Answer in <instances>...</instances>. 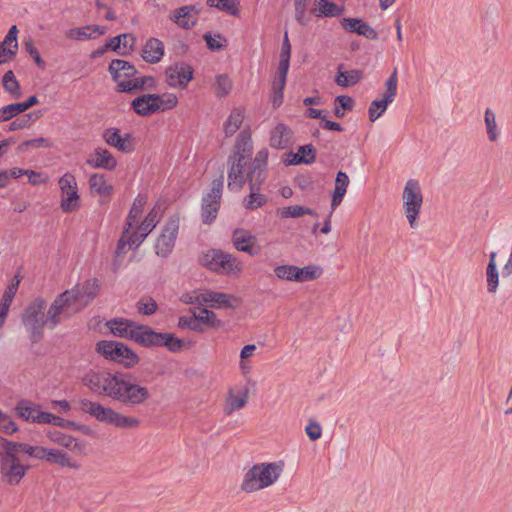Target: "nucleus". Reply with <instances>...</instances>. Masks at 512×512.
<instances>
[{
    "label": "nucleus",
    "mask_w": 512,
    "mask_h": 512,
    "mask_svg": "<svg viewBox=\"0 0 512 512\" xmlns=\"http://www.w3.org/2000/svg\"><path fill=\"white\" fill-rule=\"evenodd\" d=\"M228 188L232 191H239L246 182L244 167L247 164V156L244 152H235L228 159Z\"/></svg>",
    "instance_id": "obj_14"
},
{
    "label": "nucleus",
    "mask_w": 512,
    "mask_h": 512,
    "mask_svg": "<svg viewBox=\"0 0 512 512\" xmlns=\"http://www.w3.org/2000/svg\"><path fill=\"white\" fill-rule=\"evenodd\" d=\"M244 111L235 108L230 113L228 119L224 123V133L226 137L234 135L241 127L244 120Z\"/></svg>",
    "instance_id": "obj_39"
},
{
    "label": "nucleus",
    "mask_w": 512,
    "mask_h": 512,
    "mask_svg": "<svg viewBox=\"0 0 512 512\" xmlns=\"http://www.w3.org/2000/svg\"><path fill=\"white\" fill-rule=\"evenodd\" d=\"M203 38L211 50H221L226 43V39L219 34L212 36L210 33H206Z\"/></svg>",
    "instance_id": "obj_61"
},
{
    "label": "nucleus",
    "mask_w": 512,
    "mask_h": 512,
    "mask_svg": "<svg viewBox=\"0 0 512 512\" xmlns=\"http://www.w3.org/2000/svg\"><path fill=\"white\" fill-rule=\"evenodd\" d=\"M211 7H216L219 10L230 13L231 15L238 14V8L235 0H208Z\"/></svg>",
    "instance_id": "obj_54"
},
{
    "label": "nucleus",
    "mask_w": 512,
    "mask_h": 512,
    "mask_svg": "<svg viewBox=\"0 0 512 512\" xmlns=\"http://www.w3.org/2000/svg\"><path fill=\"white\" fill-rule=\"evenodd\" d=\"M341 24L349 32L357 33L371 40L378 38L376 30L359 18H343Z\"/></svg>",
    "instance_id": "obj_29"
},
{
    "label": "nucleus",
    "mask_w": 512,
    "mask_h": 512,
    "mask_svg": "<svg viewBox=\"0 0 512 512\" xmlns=\"http://www.w3.org/2000/svg\"><path fill=\"white\" fill-rule=\"evenodd\" d=\"M231 241L235 249L240 252H245L252 256L257 255L259 252L257 237L247 229H235L232 232Z\"/></svg>",
    "instance_id": "obj_20"
},
{
    "label": "nucleus",
    "mask_w": 512,
    "mask_h": 512,
    "mask_svg": "<svg viewBox=\"0 0 512 512\" xmlns=\"http://www.w3.org/2000/svg\"><path fill=\"white\" fill-rule=\"evenodd\" d=\"M296 265L281 264L276 265L273 269L275 277L280 281L295 282Z\"/></svg>",
    "instance_id": "obj_46"
},
{
    "label": "nucleus",
    "mask_w": 512,
    "mask_h": 512,
    "mask_svg": "<svg viewBox=\"0 0 512 512\" xmlns=\"http://www.w3.org/2000/svg\"><path fill=\"white\" fill-rule=\"evenodd\" d=\"M19 283H20V280L17 277H14L12 282L10 283V285H8L6 287V289L4 290V293L1 298L2 302L11 305V303L15 297V294L18 290Z\"/></svg>",
    "instance_id": "obj_60"
},
{
    "label": "nucleus",
    "mask_w": 512,
    "mask_h": 512,
    "mask_svg": "<svg viewBox=\"0 0 512 512\" xmlns=\"http://www.w3.org/2000/svg\"><path fill=\"white\" fill-rule=\"evenodd\" d=\"M162 340L160 341L159 346L167 347L171 352L181 351L183 348V341L179 338H176L171 333H162Z\"/></svg>",
    "instance_id": "obj_53"
},
{
    "label": "nucleus",
    "mask_w": 512,
    "mask_h": 512,
    "mask_svg": "<svg viewBox=\"0 0 512 512\" xmlns=\"http://www.w3.org/2000/svg\"><path fill=\"white\" fill-rule=\"evenodd\" d=\"M165 76L170 87L183 89L192 80L193 70L185 63H176L166 69Z\"/></svg>",
    "instance_id": "obj_19"
},
{
    "label": "nucleus",
    "mask_w": 512,
    "mask_h": 512,
    "mask_svg": "<svg viewBox=\"0 0 512 512\" xmlns=\"http://www.w3.org/2000/svg\"><path fill=\"white\" fill-rule=\"evenodd\" d=\"M322 275L321 267L317 265H307L304 267L296 266L295 282H307L318 279Z\"/></svg>",
    "instance_id": "obj_42"
},
{
    "label": "nucleus",
    "mask_w": 512,
    "mask_h": 512,
    "mask_svg": "<svg viewBox=\"0 0 512 512\" xmlns=\"http://www.w3.org/2000/svg\"><path fill=\"white\" fill-rule=\"evenodd\" d=\"M39 409L35 406H30L27 404V402H20L16 406V412L17 415L27 421H36V414L38 413Z\"/></svg>",
    "instance_id": "obj_52"
},
{
    "label": "nucleus",
    "mask_w": 512,
    "mask_h": 512,
    "mask_svg": "<svg viewBox=\"0 0 512 512\" xmlns=\"http://www.w3.org/2000/svg\"><path fill=\"white\" fill-rule=\"evenodd\" d=\"M161 96L158 94H144L132 101L134 111L140 116H149L161 108Z\"/></svg>",
    "instance_id": "obj_27"
},
{
    "label": "nucleus",
    "mask_w": 512,
    "mask_h": 512,
    "mask_svg": "<svg viewBox=\"0 0 512 512\" xmlns=\"http://www.w3.org/2000/svg\"><path fill=\"white\" fill-rule=\"evenodd\" d=\"M2 86L4 91L8 93L12 99H19L22 96L20 84L12 70L5 72L3 75Z\"/></svg>",
    "instance_id": "obj_40"
},
{
    "label": "nucleus",
    "mask_w": 512,
    "mask_h": 512,
    "mask_svg": "<svg viewBox=\"0 0 512 512\" xmlns=\"http://www.w3.org/2000/svg\"><path fill=\"white\" fill-rule=\"evenodd\" d=\"M200 9L196 5H185L175 9L169 16L170 20L183 29H191L197 22Z\"/></svg>",
    "instance_id": "obj_23"
},
{
    "label": "nucleus",
    "mask_w": 512,
    "mask_h": 512,
    "mask_svg": "<svg viewBox=\"0 0 512 512\" xmlns=\"http://www.w3.org/2000/svg\"><path fill=\"white\" fill-rule=\"evenodd\" d=\"M146 204V197L138 196L129 211L125 228L133 229L140 221L144 206Z\"/></svg>",
    "instance_id": "obj_41"
},
{
    "label": "nucleus",
    "mask_w": 512,
    "mask_h": 512,
    "mask_svg": "<svg viewBox=\"0 0 512 512\" xmlns=\"http://www.w3.org/2000/svg\"><path fill=\"white\" fill-rule=\"evenodd\" d=\"M484 121L486 125V131L488 135V139L491 142H495L499 138V130L497 126L495 113L491 109H486L484 115Z\"/></svg>",
    "instance_id": "obj_45"
},
{
    "label": "nucleus",
    "mask_w": 512,
    "mask_h": 512,
    "mask_svg": "<svg viewBox=\"0 0 512 512\" xmlns=\"http://www.w3.org/2000/svg\"><path fill=\"white\" fill-rule=\"evenodd\" d=\"M157 308L156 301L149 297L142 298L137 303L138 312L143 315H152L157 311Z\"/></svg>",
    "instance_id": "obj_57"
},
{
    "label": "nucleus",
    "mask_w": 512,
    "mask_h": 512,
    "mask_svg": "<svg viewBox=\"0 0 512 512\" xmlns=\"http://www.w3.org/2000/svg\"><path fill=\"white\" fill-rule=\"evenodd\" d=\"M32 121H33L32 115L26 114L23 117L17 118L13 122H11L9 125V130L16 131V130L24 129L26 127H29L30 124L32 123Z\"/></svg>",
    "instance_id": "obj_64"
},
{
    "label": "nucleus",
    "mask_w": 512,
    "mask_h": 512,
    "mask_svg": "<svg viewBox=\"0 0 512 512\" xmlns=\"http://www.w3.org/2000/svg\"><path fill=\"white\" fill-rule=\"evenodd\" d=\"M306 214L315 217L317 216V213L314 210L299 205L285 207L280 212V215L283 218H296Z\"/></svg>",
    "instance_id": "obj_49"
},
{
    "label": "nucleus",
    "mask_w": 512,
    "mask_h": 512,
    "mask_svg": "<svg viewBox=\"0 0 512 512\" xmlns=\"http://www.w3.org/2000/svg\"><path fill=\"white\" fill-rule=\"evenodd\" d=\"M200 262L209 270L224 274H240L243 270L242 262L234 255L220 250H209L204 253Z\"/></svg>",
    "instance_id": "obj_8"
},
{
    "label": "nucleus",
    "mask_w": 512,
    "mask_h": 512,
    "mask_svg": "<svg viewBox=\"0 0 512 512\" xmlns=\"http://www.w3.org/2000/svg\"><path fill=\"white\" fill-rule=\"evenodd\" d=\"M294 142V133L284 123L276 124L269 132V145L274 149H287Z\"/></svg>",
    "instance_id": "obj_22"
},
{
    "label": "nucleus",
    "mask_w": 512,
    "mask_h": 512,
    "mask_svg": "<svg viewBox=\"0 0 512 512\" xmlns=\"http://www.w3.org/2000/svg\"><path fill=\"white\" fill-rule=\"evenodd\" d=\"M202 295L204 304L214 309H237L242 304L240 297L228 293L203 290Z\"/></svg>",
    "instance_id": "obj_15"
},
{
    "label": "nucleus",
    "mask_w": 512,
    "mask_h": 512,
    "mask_svg": "<svg viewBox=\"0 0 512 512\" xmlns=\"http://www.w3.org/2000/svg\"><path fill=\"white\" fill-rule=\"evenodd\" d=\"M422 204L423 194L419 182L415 179H409L403 189L402 206L411 229L418 228L417 219L420 215Z\"/></svg>",
    "instance_id": "obj_7"
},
{
    "label": "nucleus",
    "mask_w": 512,
    "mask_h": 512,
    "mask_svg": "<svg viewBox=\"0 0 512 512\" xmlns=\"http://www.w3.org/2000/svg\"><path fill=\"white\" fill-rule=\"evenodd\" d=\"M486 282L489 293H496L499 285V272L497 269V253L491 252L486 268Z\"/></svg>",
    "instance_id": "obj_37"
},
{
    "label": "nucleus",
    "mask_w": 512,
    "mask_h": 512,
    "mask_svg": "<svg viewBox=\"0 0 512 512\" xmlns=\"http://www.w3.org/2000/svg\"><path fill=\"white\" fill-rule=\"evenodd\" d=\"M18 28L16 25L10 27L3 41L0 42V65L13 61L18 52Z\"/></svg>",
    "instance_id": "obj_25"
},
{
    "label": "nucleus",
    "mask_w": 512,
    "mask_h": 512,
    "mask_svg": "<svg viewBox=\"0 0 512 512\" xmlns=\"http://www.w3.org/2000/svg\"><path fill=\"white\" fill-rule=\"evenodd\" d=\"M162 338V333H157L148 326L137 325L132 340L144 346H159Z\"/></svg>",
    "instance_id": "obj_32"
},
{
    "label": "nucleus",
    "mask_w": 512,
    "mask_h": 512,
    "mask_svg": "<svg viewBox=\"0 0 512 512\" xmlns=\"http://www.w3.org/2000/svg\"><path fill=\"white\" fill-rule=\"evenodd\" d=\"M98 353L107 359L116 361L125 367H132L138 362V356L126 345L120 342L100 341L97 343Z\"/></svg>",
    "instance_id": "obj_10"
},
{
    "label": "nucleus",
    "mask_w": 512,
    "mask_h": 512,
    "mask_svg": "<svg viewBox=\"0 0 512 512\" xmlns=\"http://www.w3.org/2000/svg\"><path fill=\"white\" fill-rule=\"evenodd\" d=\"M223 189V177L214 180L210 192L203 198L202 219L206 224L211 223L217 216Z\"/></svg>",
    "instance_id": "obj_13"
},
{
    "label": "nucleus",
    "mask_w": 512,
    "mask_h": 512,
    "mask_svg": "<svg viewBox=\"0 0 512 512\" xmlns=\"http://www.w3.org/2000/svg\"><path fill=\"white\" fill-rule=\"evenodd\" d=\"M105 143L118 151L131 153L135 149L134 137L130 133L121 134L118 128H108L103 132Z\"/></svg>",
    "instance_id": "obj_18"
},
{
    "label": "nucleus",
    "mask_w": 512,
    "mask_h": 512,
    "mask_svg": "<svg viewBox=\"0 0 512 512\" xmlns=\"http://www.w3.org/2000/svg\"><path fill=\"white\" fill-rule=\"evenodd\" d=\"M93 168L105 170H114L117 166V160L113 154L103 147L96 148L89 156L86 162Z\"/></svg>",
    "instance_id": "obj_28"
},
{
    "label": "nucleus",
    "mask_w": 512,
    "mask_h": 512,
    "mask_svg": "<svg viewBox=\"0 0 512 512\" xmlns=\"http://www.w3.org/2000/svg\"><path fill=\"white\" fill-rule=\"evenodd\" d=\"M52 437L57 444L62 445L64 448H76L78 446L76 439L68 434L55 432L52 434Z\"/></svg>",
    "instance_id": "obj_58"
},
{
    "label": "nucleus",
    "mask_w": 512,
    "mask_h": 512,
    "mask_svg": "<svg viewBox=\"0 0 512 512\" xmlns=\"http://www.w3.org/2000/svg\"><path fill=\"white\" fill-rule=\"evenodd\" d=\"M72 297L70 291L66 290L51 303L47 310L50 330L55 329L57 325L81 311Z\"/></svg>",
    "instance_id": "obj_9"
},
{
    "label": "nucleus",
    "mask_w": 512,
    "mask_h": 512,
    "mask_svg": "<svg viewBox=\"0 0 512 512\" xmlns=\"http://www.w3.org/2000/svg\"><path fill=\"white\" fill-rule=\"evenodd\" d=\"M397 84V71L395 69L386 80V90L383 93V98L372 101L369 106L368 113L370 121L374 122L377 120L386 111L388 105L394 101L397 94Z\"/></svg>",
    "instance_id": "obj_12"
},
{
    "label": "nucleus",
    "mask_w": 512,
    "mask_h": 512,
    "mask_svg": "<svg viewBox=\"0 0 512 512\" xmlns=\"http://www.w3.org/2000/svg\"><path fill=\"white\" fill-rule=\"evenodd\" d=\"M98 290V281L96 279H89L85 281L81 287L69 291L76 305L80 310H83L96 297Z\"/></svg>",
    "instance_id": "obj_21"
},
{
    "label": "nucleus",
    "mask_w": 512,
    "mask_h": 512,
    "mask_svg": "<svg viewBox=\"0 0 512 512\" xmlns=\"http://www.w3.org/2000/svg\"><path fill=\"white\" fill-rule=\"evenodd\" d=\"M159 221V213L156 208H153L145 219L133 229L125 228L122 237L119 240L116 254L121 255L125 253V246L128 244L130 248H137L148 234L155 228Z\"/></svg>",
    "instance_id": "obj_6"
},
{
    "label": "nucleus",
    "mask_w": 512,
    "mask_h": 512,
    "mask_svg": "<svg viewBox=\"0 0 512 512\" xmlns=\"http://www.w3.org/2000/svg\"><path fill=\"white\" fill-rule=\"evenodd\" d=\"M198 323H203L208 325L209 327L218 328L222 325L220 319L217 318L216 314L207 309H200L199 313H196Z\"/></svg>",
    "instance_id": "obj_50"
},
{
    "label": "nucleus",
    "mask_w": 512,
    "mask_h": 512,
    "mask_svg": "<svg viewBox=\"0 0 512 512\" xmlns=\"http://www.w3.org/2000/svg\"><path fill=\"white\" fill-rule=\"evenodd\" d=\"M343 12L344 6L331 0H314L312 13L316 17H339Z\"/></svg>",
    "instance_id": "obj_30"
},
{
    "label": "nucleus",
    "mask_w": 512,
    "mask_h": 512,
    "mask_svg": "<svg viewBox=\"0 0 512 512\" xmlns=\"http://www.w3.org/2000/svg\"><path fill=\"white\" fill-rule=\"evenodd\" d=\"M284 470V462H263L249 468L241 482V490L253 493L273 485Z\"/></svg>",
    "instance_id": "obj_3"
},
{
    "label": "nucleus",
    "mask_w": 512,
    "mask_h": 512,
    "mask_svg": "<svg viewBox=\"0 0 512 512\" xmlns=\"http://www.w3.org/2000/svg\"><path fill=\"white\" fill-rule=\"evenodd\" d=\"M290 56H291V44L288 39V33L285 32L283 43H282L279 65L282 66L283 68H284V66L289 67Z\"/></svg>",
    "instance_id": "obj_59"
},
{
    "label": "nucleus",
    "mask_w": 512,
    "mask_h": 512,
    "mask_svg": "<svg viewBox=\"0 0 512 512\" xmlns=\"http://www.w3.org/2000/svg\"><path fill=\"white\" fill-rule=\"evenodd\" d=\"M103 35L106 33V28L98 25H87L79 28H72L66 32V37L71 40H88L95 38L93 34Z\"/></svg>",
    "instance_id": "obj_35"
},
{
    "label": "nucleus",
    "mask_w": 512,
    "mask_h": 512,
    "mask_svg": "<svg viewBox=\"0 0 512 512\" xmlns=\"http://www.w3.org/2000/svg\"><path fill=\"white\" fill-rule=\"evenodd\" d=\"M21 107L18 103H11L0 108V122H6L21 114Z\"/></svg>",
    "instance_id": "obj_55"
},
{
    "label": "nucleus",
    "mask_w": 512,
    "mask_h": 512,
    "mask_svg": "<svg viewBox=\"0 0 512 512\" xmlns=\"http://www.w3.org/2000/svg\"><path fill=\"white\" fill-rule=\"evenodd\" d=\"M79 405L83 412L90 414L100 422L112 424L120 428H134L139 425L137 418L125 416L97 402L82 399L79 401Z\"/></svg>",
    "instance_id": "obj_5"
},
{
    "label": "nucleus",
    "mask_w": 512,
    "mask_h": 512,
    "mask_svg": "<svg viewBox=\"0 0 512 512\" xmlns=\"http://www.w3.org/2000/svg\"><path fill=\"white\" fill-rule=\"evenodd\" d=\"M232 89V82L230 78L225 75L221 74L216 76L215 83H214V92L217 97L222 98L229 94V92Z\"/></svg>",
    "instance_id": "obj_47"
},
{
    "label": "nucleus",
    "mask_w": 512,
    "mask_h": 512,
    "mask_svg": "<svg viewBox=\"0 0 512 512\" xmlns=\"http://www.w3.org/2000/svg\"><path fill=\"white\" fill-rule=\"evenodd\" d=\"M82 450H3L0 453V476L4 483L17 485L30 468L29 458L35 457L61 466L80 467Z\"/></svg>",
    "instance_id": "obj_1"
},
{
    "label": "nucleus",
    "mask_w": 512,
    "mask_h": 512,
    "mask_svg": "<svg viewBox=\"0 0 512 512\" xmlns=\"http://www.w3.org/2000/svg\"><path fill=\"white\" fill-rule=\"evenodd\" d=\"M164 56V44L156 38L147 40L142 49V58L151 64L158 63Z\"/></svg>",
    "instance_id": "obj_33"
},
{
    "label": "nucleus",
    "mask_w": 512,
    "mask_h": 512,
    "mask_svg": "<svg viewBox=\"0 0 512 512\" xmlns=\"http://www.w3.org/2000/svg\"><path fill=\"white\" fill-rule=\"evenodd\" d=\"M249 399V390L245 386H233L227 391L223 412L225 415H232L235 411L241 410L246 406Z\"/></svg>",
    "instance_id": "obj_17"
},
{
    "label": "nucleus",
    "mask_w": 512,
    "mask_h": 512,
    "mask_svg": "<svg viewBox=\"0 0 512 512\" xmlns=\"http://www.w3.org/2000/svg\"><path fill=\"white\" fill-rule=\"evenodd\" d=\"M135 41V37L132 34L124 33L112 38L107 44V47L113 51H118L121 45H123L124 48L133 47Z\"/></svg>",
    "instance_id": "obj_48"
},
{
    "label": "nucleus",
    "mask_w": 512,
    "mask_h": 512,
    "mask_svg": "<svg viewBox=\"0 0 512 512\" xmlns=\"http://www.w3.org/2000/svg\"><path fill=\"white\" fill-rule=\"evenodd\" d=\"M268 161V150L261 149L257 152L254 161H253V169L248 174V178H254L256 180V176L259 172H262L266 176V166Z\"/></svg>",
    "instance_id": "obj_44"
},
{
    "label": "nucleus",
    "mask_w": 512,
    "mask_h": 512,
    "mask_svg": "<svg viewBox=\"0 0 512 512\" xmlns=\"http://www.w3.org/2000/svg\"><path fill=\"white\" fill-rule=\"evenodd\" d=\"M350 179L345 172L339 171L335 178V186L332 193L331 208L334 211L342 202L346 192Z\"/></svg>",
    "instance_id": "obj_34"
},
{
    "label": "nucleus",
    "mask_w": 512,
    "mask_h": 512,
    "mask_svg": "<svg viewBox=\"0 0 512 512\" xmlns=\"http://www.w3.org/2000/svg\"><path fill=\"white\" fill-rule=\"evenodd\" d=\"M111 332L118 337L133 339L137 325L134 322L124 319H114L107 323Z\"/></svg>",
    "instance_id": "obj_36"
},
{
    "label": "nucleus",
    "mask_w": 512,
    "mask_h": 512,
    "mask_svg": "<svg viewBox=\"0 0 512 512\" xmlns=\"http://www.w3.org/2000/svg\"><path fill=\"white\" fill-rule=\"evenodd\" d=\"M178 326L181 328H188V329L194 330V331H201V329L199 327L197 315L195 312L192 317H186V316L180 317L178 320Z\"/></svg>",
    "instance_id": "obj_63"
},
{
    "label": "nucleus",
    "mask_w": 512,
    "mask_h": 512,
    "mask_svg": "<svg viewBox=\"0 0 512 512\" xmlns=\"http://www.w3.org/2000/svg\"><path fill=\"white\" fill-rule=\"evenodd\" d=\"M178 229V221L175 219H170L165 224L155 243V250L157 255L166 257L172 252Z\"/></svg>",
    "instance_id": "obj_16"
},
{
    "label": "nucleus",
    "mask_w": 512,
    "mask_h": 512,
    "mask_svg": "<svg viewBox=\"0 0 512 512\" xmlns=\"http://www.w3.org/2000/svg\"><path fill=\"white\" fill-rule=\"evenodd\" d=\"M265 181V175L259 172L254 178L249 179L250 194L243 200V206L247 210H255L263 206L267 202V197L264 194L259 193V188Z\"/></svg>",
    "instance_id": "obj_26"
},
{
    "label": "nucleus",
    "mask_w": 512,
    "mask_h": 512,
    "mask_svg": "<svg viewBox=\"0 0 512 512\" xmlns=\"http://www.w3.org/2000/svg\"><path fill=\"white\" fill-rule=\"evenodd\" d=\"M51 146H52V143L49 141V139L44 138V137H39L36 139L26 140V141L22 142L18 146V150L25 151L28 148L38 149V148H48Z\"/></svg>",
    "instance_id": "obj_56"
},
{
    "label": "nucleus",
    "mask_w": 512,
    "mask_h": 512,
    "mask_svg": "<svg viewBox=\"0 0 512 512\" xmlns=\"http://www.w3.org/2000/svg\"><path fill=\"white\" fill-rule=\"evenodd\" d=\"M89 186L92 193L100 196H109L112 185L109 184L103 174L94 173L89 178Z\"/></svg>",
    "instance_id": "obj_38"
},
{
    "label": "nucleus",
    "mask_w": 512,
    "mask_h": 512,
    "mask_svg": "<svg viewBox=\"0 0 512 512\" xmlns=\"http://www.w3.org/2000/svg\"><path fill=\"white\" fill-rule=\"evenodd\" d=\"M288 70L289 67L284 66L283 68L282 66L278 65V75L273 82L272 90L284 91Z\"/></svg>",
    "instance_id": "obj_62"
},
{
    "label": "nucleus",
    "mask_w": 512,
    "mask_h": 512,
    "mask_svg": "<svg viewBox=\"0 0 512 512\" xmlns=\"http://www.w3.org/2000/svg\"><path fill=\"white\" fill-rule=\"evenodd\" d=\"M37 423H47V424H53L55 426H66L70 425L71 423L69 421H66L62 419L59 416L53 415L49 412H43L38 411L36 414V421Z\"/></svg>",
    "instance_id": "obj_51"
},
{
    "label": "nucleus",
    "mask_w": 512,
    "mask_h": 512,
    "mask_svg": "<svg viewBox=\"0 0 512 512\" xmlns=\"http://www.w3.org/2000/svg\"><path fill=\"white\" fill-rule=\"evenodd\" d=\"M343 65H339L338 74L335 77V82L341 87H348L357 84L361 78L362 73L359 70L341 71Z\"/></svg>",
    "instance_id": "obj_43"
},
{
    "label": "nucleus",
    "mask_w": 512,
    "mask_h": 512,
    "mask_svg": "<svg viewBox=\"0 0 512 512\" xmlns=\"http://www.w3.org/2000/svg\"><path fill=\"white\" fill-rule=\"evenodd\" d=\"M109 72L117 82L120 91H122V84L129 82L137 74L135 67L122 59L113 60L109 65Z\"/></svg>",
    "instance_id": "obj_24"
},
{
    "label": "nucleus",
    "mask_w": 512,
    "mask_h": 512,
    "mask_svg": "<svg viewBox=\"0 0 512 512\" xmlns=\"http://www.w3.org/2000/svg\"><path fill=\"white\" fill-rule=\"evenodd\" d=\"M46 301L36 298L29 303L22 315V323L33 342H38L43 336L44 328L49 329Z\"/></svg>",
    "instance_id": "obj_4"
},
{
    "label": "nucleus",
    "mask_w": 512,
    "mask_h": 512,
    "mask_svg": "<svg viewBox=\"0 0 512 512\" xmlns=\"http://www.w3.org/2000/svg\"><path fill=\"white\" fill-rule=\"evenodd\" d=\"M285 156L286 165L311 164L315 161V149L312 145H304L296 153L289 152Z\"/></svg>",
    "instance_id": "obj_31"
},
{
    "label": "nucleus",
    "mask_w": 512,
    "mask_h": 512,
    "mask_svg": "<svg viewBox=\"0 0 512 512\" xmlns=\"http://www.w3.org/2000/svg\"><path fill=\"white\" fill-rule=\"evenodd\" d=\"M91 392L128 405H141L150 398L147 387L136 383L132 376L91 369L82 377Z\"/></svg>",
    "instance_id": "obj_2"
},
{
    "label": "nucleus",
    "mask_w": 512,
    "mask_h": 512,
    "mask_svg": "<svg viewBox=\"0 0 512 512\" xmlns=\"http://www.w3.org/2000/svg\"><path fill=\"white\" fill-rule=\"evenodd\" d=\"M61 192L60 207L63 212L70 213L80 207L78 184L73 174L67 172L58 180Z\"/></svg>",
    "instance_id": "obj_11"
}]
</instances>
